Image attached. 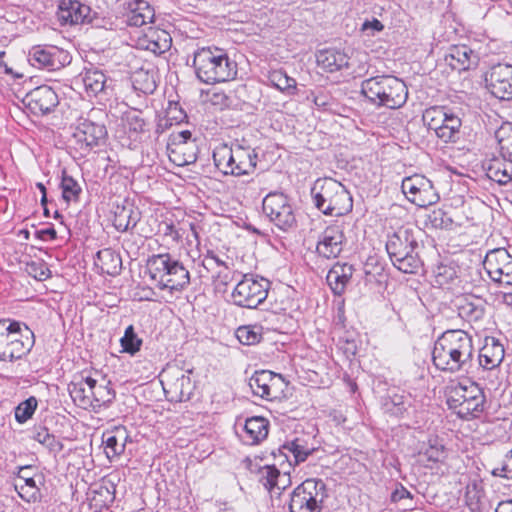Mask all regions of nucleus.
Wrapping results in <instances>:
<instances>
[{
	"label": "nucleus",
	"mask_w": 512,
	"mask_h": 512,
	"mask_svg": "<svg viewBox=\"0 0 512 512\" xmlns=\"http://www.w3.org/2000/svg\"><path fill=\"white\" fill-rule=\"evenodd\" d=\"M473 358V340L464 330H447L434 343L432 362L443 372H468L473 366Z\"/></svg>",
	"instance_id": "nucleus-1"
},
{
	"label": "nucleus",
	"mask_w": 512,
	"mask_h": 512,
	"mask_svg": "<svg viewBox=\"0 0 512 512\" xmlns=\"http://www.w3.org/2000/svg\"><path fill=\"white\" fill-rule=\"evenodd\" d=\"M197 78L206 84L232 80L237 75V63L216 46L198 48L193 54Z\"/></svg>",
	"instance_id": "nucleus-2"
},
{
	"label": "nucleus",
	"mask_w": 512,
	"mask_h": 512,
	"mask_svg": "<svg viewBox=\"0 0 512 512\" xmlns=\"http://www.w3.org/2000/svg\"><path fill=\"white\" fill-rule=\"evenodd\" d=\"M419 234V231L401 227L388 235L386 251L393 266L403 273L415 274L423 265L420 258Z\"/></svg>",
	"instance_id": "nucleus-3"
},
{
	"label": "nucleus",
	"mask_w": 512,
	"mask_h": 512,
	"mask_svg": "<svg viewBox=\"0 0 512 512\" xmlns=\"http://www.w3.org/2000/svg\"><path fill=\"white\" fill-rule=\"evenodd\" d=\"M361 93L373 105L388 109L402 107L408 98L406 84L392 75H378L361 83Z\"/></svg>",
	"instance_id": "nucleus-4"
},
{
	"label": "nucleus",
	"mask_w": 512,
	"mask_h": 512,
	"mask_svg": "<svg viewBox=\"0 0 512 512\" xmlns=\"http://www.w3.org/2000/svg\"><path fill=\"white\" fill-rule=\"evenodd\" d=\"M315 207L324 215L343 216L353 209V199L346 187L333 178H319L311 188Z\"/></svg>",
	"instance_id": "nucleus-5"
},
{
	"label": "nucleus",
	"mask_w": 512,
	"mask_h": 512,
	"mask_svg": "<svg viewBox=\"0 0 512 512\" xmlns=\"http://www.w3.org/2000/svg\"><path fill=\"white\" fill-rule=\"evenodd\" d=\"M35 344L33 331L23 322L0 320V361L13 363L27 356Z\"/></svg>",
	"instance_id": "nucleus-6"
},
{
	"label": "nucleus",
	"mask_w": 512,
	"mask_h": 512,
	"mask_svg": "<svg viewBox=\"0 0 512 512\" xmlns=\"http://www.w3.org/2000/svg\"><path fill=\"white\" fill-rule=\"evenodd\" d=\"M151 280L160 290L181 291L190 283V273L169 253L151 256L147 261Z\"/></svg>",
	"instance_id": "nucleus-7"
},
{
	"label": "nucleus",
	"mask_w": 512,
	"mask_h": 512,
	"mask_svg": "<svg viewBox=\"0 0 512 512\" xmlns=\"http://www.w3.org/2000/svg\"><path fill=\"white\" fill-rule=\"evenodd\" d=\"M446 404L459 418H477L485 410L486 397L483 389L475 382H459L447 394Z\"/></svg>",
	"instance_id": "nucleus-8"
},
{
	"label": "nucleus",
	"mask_w": 512,
	"mask_h": 512,
	"mask_svg": "<svg viewBox=\"0 0 512 512\" xmlns=\"http://www.w3.org/2000/svg\"><path fill=\"white\" fill-rule=\"evenodd\" d=\"M326 497V484L321 479H307L292 491L289 511L321 512Z\"/></svg>",
	"instance_id": "nucleus-9"
},
{
	"label": "nucleus",
	"mask_w": 512,
	"mask_h": 512,
	"mask_svg": "<svg viewBox=\"0 0 512 512\" xmlns=\"http://www.w3.org/2000/svg\"><path fill=\"white\" fill-rule=\"evenodd\" d=\"M264 214L279 230L289 232L297 227L296 215L289 197L283 192H270L262 202Z\"/></svg>",
	"instance_id": "nucleus-10"
},
{
	"label": "nucleus",
	"mask_w": 512,
	"mask_h": 512,
	"mask_svg": "<svg viewBox=\"0 0 512 512\" xmlns=\"http://www.w3.org/2000/svg\"><path fill=\"white\" fill-rule=\"evenodd\" d=\"M269 287V280L245 275L232 291L231 300L236 306L255 309L266 300Z\"/></svg>",
	"instance_id": "nucleus-11"
},
{
	"label": "nucleus",
	"mask_w": 512,
	"mask_h": 512,
	"mask_svg": "<svg viewBox=\"0 0 512 512\" xmlns=\"http://www.w3.org/2000/svg\"><path fill=\"white\" fill-rule=\"evenodd\" d=\"M106 137L107 129L104 124L83 117L77 120L72 133L75 148L82 156L87 155L94 147L103 143Z\"/></svg>",
	"instance_id": "nucleus-12"
},
{
	"label": "nucleus",
	"mask_w": 512,
	"mask_h": 512,
	"mask_svg": "<svg viewBox=\"0 0 512 512\" xmlns=\"http://www.w3.org/2000/svg\"><path fill=\"white\" fill-rule=\"evenodd\" d=\"M161 377L163 390L170 401L183 402L191 399L195 384L182 369L176 366L168 367L163 370Z\"/></svg>",
	"instance_id": "nucleus-13"
},
{
	"label": "nucleus",
	"mask_w": 512,
	"mask_h": 512,
	"mask_svg": "<svg viewBox=\"0 0 512 512\" xmlns=\"http://www.w3.org/2000/svg\"><path fill=\"white\" fill-rule=\"evenodd\" d=\"M401 188L407 199L418 207L430 206L439 200L432 182L423 175L404 178Z\"/></svg>",
	"instance_id": "nucleus-14"
},
{
	"label": "nucleus",
	"mask_w": 512,
	"mask_h": 512,
	"mask_svg": "<svg viewBox=\"0 0 512 512\" xmlns=\"http://www.w3.org/2000/svg\"><path fill=\"white\" fill-rule=\"evenodd\" d=\"M32 66L48 71H56L70 64V54L56 46H33L28 54Z\"/></svg>",
	"instance_id": "nucleus-15"
},
{
	"label": "nucleus",
	"mask_w": 512,
	"mask_h": 512,
	"mask_svg": "<svg viewBox=\"0 0 512 512\" xmlns=\"http://www.w3.org/2000/svg\"><path fill=\"white\" fill-rule=\"evenodd\" d=\"M44 484V476L36 473L33 466L19 467L15 480V489L22 500L28 503H38L43 499L40 485Z\"/></svg>",
	"instance_id": "nucleus-16"
},
{
	"label": "nucleus",
	"mask_w": 512,
	"mask_h": 512,
	"mask_svg": "<svg viewBox=\"0 0 512 512\" xmlns=\"http://www.w3.org/2000/svg\"><path fill=\"white\" fill-rule=\"evenodd\" d=\"M483 266L494 282L512 285V256L505 248L489 251Z\"/></svg>",
	"instance_id": "nucleus-17"
},
{
	"label": "nucleus",
	"mask_w": 512,
	"mask_h": 512,
	"mask_svg": "<svg viewBox=\"0 0 512 512\" xmlns=\"http://www.w3.org/2000/svg\"><path fill=\"white\" fill-rule=\"evenodd\" d=\"M315 450L316 448L309 440L304 437H296L291 441H286L278 448L277 452L273 451L272 455L281 467L285 463L290 467L305 462Z\"/></svg>",
	"instance_id": "nucleus-18"
},
{
	"label": "nucleus",
	"mask_w": 512,
	"mask_h": 512,
	"mask_svg": "<svg viewBox=\"0 0 512 512\" xmlns=\"http://www.w3.org/2000/svg\"><path fill=\"white\" fill-rule=\"evenodd\" d=\"M486 87L500 100H512V65L499 63L485 77Z\"/></svg>",
	"instance_id": "nucleus-19"
},
{
	"label": "nucleus",
	"mask_w": 512,
	"mask_h": 512,
	"mask_svg": "<svg viewBox=\"0 0 512 512\" xmlns=\"http://www.w3.org/2000/svg\"><path fill=\"white\" fill-rule=\"evenodd\" d=\"M345 242L344 228L342 225L334 224L327 226L319 235L316 253L325 259H335L343 251Z\"/></svg>",
	"instance_id": "nucleus-20"
},
{
	"label": "nucleus",
	"mask_w": 512,
	"mask_h": 512,
	"mask_svg": "<svg viewBox=\"0 0 512 512\" xmlns=\"http://www.w3.org/2000/svg\"><path fill=\"white\" fill-rule=\"evenodd\" d=\"M24 103L33 114L46 115L54 110L59 101L55 91L43 85L30 91L25 96Z\"/></svg>",
	"instance_id": "nucleus-21"
},
{
	"label": "nucleus",
	"mask_w": 512,
	"mask_h": 512,
	"mask_svg": "<svg viewBox=\"0 0 512 512\" xmlns=\"http://www.w3.org/2000/svg\"><path fill=\"white\" fill-rule=\"evenodd\" d=\"M232 149V168L230 175L243 176L254 173L257 165L258 154L256 150L249 145H243L238 141L231 144Z\"/></svg>",
	"instance_id": "nucleus-22"
},
{
	"label": "nucleus",
	"mask_w": 512,
	"mask_h": 512,
	"mask_svg": "<svg viewBox=\"0 0 512 512\" xmlns=\"http://www.w3.org/2000/svg\"><path fill=\"white\" fill-rule=\"evenodd\" d=\"M96 12L77 0H63L59 4L58 19L62 24L92 23Z\"/></svg>",
	"instance_id": "nucleus-23"
},
{
	"label": "nucleus",
	"mask_w": 512,
	"mask_h": 512,
	"mask_svg": "<svg viewBox=\"0 0 512 512\" xmlns=\"http://www.w3.org/2000/svg\"><path fill=\"white\" fill-rule=\"evenodd\" d=\"M281 376L269 370L255 371L249 379V387L255 396L271 400L276 398L274 387Z\"/></svg>",
	"instance_id": "nucleus-24"
},
{
	"label": "nucleus",
	"mask_w": 512,
	"mask_h": 512,
	"mask_svg": "<svg viewBox=\"0 0 512 512\" xmlns=\"http://www.w3.org/2000/svg\"><path fill=\"white\" fill-rule=\"evenodd\" d=\"M113 226L119 232H126L133 229L140 221L141 213L128 199L116 203L113 210Z\"/></svg>",
	"instance_id": "nucleus-25"
},
{
	"label": "nucleus",
	"mask_w": 512,
	"mask_h": 512,
	"mask_svg": "<svg viewBox=\"0 0 512 512\" xmlns=\"http://www.w3.org/2000/svg\"><path fill=\"white\" fill-rule=\"evenodd\" d=\"M445 59L453 69L461 71L477 66L479 55L468 45L458 44L449 47Z\"/></svg>",
	"instance_id": "nucleus-26"
},
{
	"label": "nucleus",
	"mask_w": 512,
	"mask_h": 512,
	"mask_svg": "<svg viewBox=\"0 0 512 512\" xmlns=\"http://www.w3.org/2000/svg\"><path fill=\"white\" fill-rule=\"evenodd\" d=\"M269 421L261 416L246 419L240 438L246 445H257L268 435Z\"/></svg>",
	"instance_id": "nucleus-27"
},
{
	"label": "nucleus",
	"mask_w": 512,
	"mask_h": 512,
	"mask_svg": "<svg viewBox=\"0 0 512 512\" xmlns=\"http://www.w3.org/2000/svg\"><path fill=\"white\" fill-rule=\"evenodd\" d=\"M354 268L348 263H335L328 271L326 281L335 295H342L350 282Z\"/></svg>",
	"instance_id": "nucleus-28"
},
{
	"label": "nucleus",
	"mask_w": 512,
	"mask_h": 512,
	"mask_svg": "<svg viewBox=\"0 0 512 512\" xmlns=\"http://www.w3.org/2000/svg\"><path fill=\"white\" fill-rule=\"evenodd\" d=\"M483 168L489 179L499 185H507L512 181V161L505 158L494 157L483 163Z\"/></svg>",
	"instance_id": "nucleus-29"
},
{
	"label": "nucleus",
	"mask_w": 512,
	"mask_h": 512,
	"mask_svg": "<svg viewBox=\"0 0 512 512\" xmlns=\"http://www.w3.org/2000/svg\"><path fill=\"white\" fill-rule=\"evenodd\" d=\"M317 64L325 71L333 73L348 67L349 57L343 51L336 48H327L318 51Z\"/></svg>",
	"instance_id": "nucleus-30"
},
{
	"label": "nucleus",
	"mask_w": 512,
	"mask_h": 512,
	"mask_svg": "<svg viewBox=\"0 0 512 512\" xmlns=\"http://www.w3.org/2000/svg\"><path fill=\"white\" fill-rule=\"evenodd\" d=\"M102 438L105 444V453L108 458H112L124 453L129 434L124 426H118L111 431L105 432Z\"/></svg>",
	"instance_id": "nucleus-31"
},
{
	"label": "nucleus",
	"mask_w": 512,
	"mask_h": 512,
	"mask_svg": "<svg viewBox=\"0 0 512 512\" xmlns=\"http://www.w3.org/2000/svg\"><path fill=\"white\" fill-rule=\"evenodd\" d=\"M504 358V347L495 338L486 339L485 345L478 355V363L484 369H493L500 365Z\"/></svg>",
	"instance_id": "nucleus-32"
},
{
	"label": "nucleus",
	"mask_w": 512,
	"mask_h": 512,
	"mask_svg": "<svg viewBox=\"0 0 512 512\" xmlns=\"http://www.w3.org/2000/svg\"><path fill=\"white\" fill-rule=\"evenodd\" d=\"M83 84L86 91L94 96L100 93L108 94L112 90L113 81L98 69H87L83 75Z\"/></svg>",
	"instance_id": "nucleus-33"
},
{
	"label": "nucleus",
	"mask_w": 512,
	"mask_h": 512,
	"mask_svg": "<svg viewBox=\"0 0 512 512\" xmlns=\"http://www.w3.org/2000/svg\"><path fill=\"white\" fill-rule=\"evenodd\" d=\"M95 264L103 273L114 276L120 272L122 260L117 252L106 248L97 252Z\"/></svg>",
	"instance_id": "nucleus-34"
},
{
	"label": "nucleus",
	"mask_w": 512,
	"mask_h": 512,
	"mask_svg": "<svg viewBox=\"0 0 512 512\" xmlns=\"http://www.w3.org/2000/svg\"><path fill=\"white\" fill-rule=\"evenodd\" d=\"M267 81L271 86L289 96L297 93L296 80L288 76L282 69L270 71L267 75Z\"/></svg>",
	"instance_id": "nucleus-35"
},
{
	"label": "nucleus",
	"mask_w": 512,
	"mask_h": 512,
	"mask_svg": "<svg viewBox=\"0 0 512 512\" xmlns=\"http://www.w3.org/2000/svg\"><path fill=\"white\" fill-rule=\"evenodd\" d=\"M462 126L461 119L454 113H449L446 121L438 131L437 137L445 143H455L460 139V128Z\"/></svg>",
	"instance_id": "nucleus-36"
},
{
	"label": "nucleus",
	"mask_w": 512,
	"mask_h": 512,
	"mask_svg": "<svg viewBox=\"0 0 512 512\" xmlns=\"http://www.w3.org/2000/svg\"><path fill=\"white\" fill-rule=\"evenodd\" d=\"M92 406L101 407L110 405L115 399L116 393L110 387V381H106L104 377L101 378L99 384L90 391Z\"/></svg>",
	"instance_id": "nucleus-37"
},
{
	"label": "nucleus",
	"mask_w": 512,
	"mask_h": 512,
	"mask_svg": "<svg viewBox=\"0 0 512 512\" xmlns=\"http://www.w3.org/2000/svg\"><path fill=\"white\" fill-rule=\"evenodd\" d=\"M60 187L62 189V197L67 203L79 200L82 187L76 179L67 174L66 169L62 170Z\"/></svg>",
	"instance_id": "nucleus-38"
},
{
	"label": "nucleus",
	"mask_w": 512,
	"mask_h": 512,
	"mask_svg": "<svg viewBox=\"0 0 512 512\" xmlns=\"http://www.w3.org/2000/svg\"><path fill=\"white\" fill-rule=\"evenodd\" d=\"M232 149L226 144L216 147L213 151V160L215 166L225 175H230L232 164Z\"/></svg>",
	"instance_id": "nucleus-39"
},
{
	"label": "nucleus",
	"mask_w": 512,
	"mask_h": 512,
	"mask_svg": "<svg viewBox=\"0 0 512 512\" xmlns=\"http://www.w3.org/2000/svg\"><path fill=\"white\" fill-rule=\"evenodd\" d=\"M93 493L91 503L99 511H102L103 508L108 509L115 500V488L112 485L110 487L101 485Z\"/></svg>",
	"instance_id": "nucleus-40"
},
{
	"label": "nucleus",
	"mask_w": 512,
	"mask_h": 512,
	"mask_svg": "<svg viewBox=\"0 0 512 512\" xmlns=\"http://www.w3.org/2000/svg\"><path fill=\"white\" fill-rule=\"evenodd\" d=\"M230 98L235 110H245L252 107V97L250 96L249 87L246 84H238L232 91L229 92Z\"/></svg>",
	"instance_id": "nucleus-41"
},
{
	"label": "nucleus",
	"mask_w": 512,
	"mask_h": 512,
	"mask_svg": "<svg viewBox=\"0 0 512 512\" xmlns=\"http://www.w3.org/2000/svg\"><path fill=\"white\" fill-rule=\"evenodd\" d=\"M122 352L135 355L140 351L143 344V340L136 334L133 325H129L124 332V335L120 339Z\"/></svg>",
	"instance_id": "nucleus-42"
},
{
	"label": "nucleus",
	"mask_w": 512,
	"mask_h": 512,
	"mask_svg": "<svg viewBox=\"0 0 512 512\" xmlns=\"http://www.w3.org/2000/svg\"><path fill=\"white\" fill-rule=\"evenodd\" d=\"M459 316L468 322H477L484 317L485 307L481 303L465 300L458 306Z\"/></svg>",
	"instance_id": "nucleus-43"
},
{
	"label": "nucleus",
	"mask_w": 512,
	"mask_h": 512,
	"mask_svg": "<svg viewBox=\"0 0 512 512\" xmlns=\"http://www.w3.org/2000/svg\"><path fill=\"white\" fill-rule=\"evenodd\" d=\"M449 113L444 107H432L425 111L423 120L427 122L428 128L434 130L436 135H438V131L446 121Z\"/></svg>",
	"instance_id": "nucleus-44"
},
{
	"label": "nucleus",
	"mask_w": 512,
	"mask_h": 512,
	"mask_svg": "<svg viewBox=\"0 0 512 512\" xmlns=\"http://www.w3.org/2000/svg\"><path fill=\"white\" fill-rule=\"evenodd\" d=\"M235 335L239 342L243 345H255L262 339L261 327L259 326H240L237 328Z\"/></svg>",
	"instance_id": "nucleus-45"
},
{
	"label": "nucleus",
	"mask_w": 512,
	"mask_h": 512,
	"mask_svg": "<svg viewBox=\"0 0 512 512\" xmlns=\"http://www.w3.org/2000/svg\"><path fill=\"white\" fill-rule=\"evenodd\" d=\"M38 406V400L35 396H30L26 400L19 403L15 408V419L18 423L23 424L32 418Z\"/></svg>",
	"instance_id": "nucleus-46"
},
{
	"label": "nucleus",
	"mask_w": 512,
	"mask_h": 512,
	"mask_svg": "<svg viewBox=\"0 0 512 512\" xmlns=\"http://www.w3.org/2000/svg\"><path fill=\"white\" fill-rule=\"evenodd\" d=\"M171 42H172L171 37L166 31H164V30L155 31L151 35L148 49H150L154 53L161 54L170 49Z\"/></svg>",
	"instance_id": "nucleus-47"
},
{
	"label": "nucleus",
	"mask_w": 512,
	"mask_h": 512,
	"mask_svg": "<svg viewBox=\"0 0 512 512\" xmlns=\"http://www.w3.org/2000/svg\"><path fill=\"white\" fill-rule=\"evenodd\" d=\"M69 392L74 402L78 403L79 406L83 408L92 406L90 392H88V388L83 382L71 383L69 385Z\"/></svg>",
	"instance_id": "nucleus-48"
},
{
	"label": "nucleus",
	"mask_w": 512,
	"mask_h": 512,
	"mask_svg": "<svg viewBox=\"0 0 512 512\" xmlns=\"http://www.w3.org/2000/svg\"><path fill=\"white\" fill-rule=\"evenodd\" d=\"M435 282L439 286L452 283L457 279V268L454 264H440L434 270Z\"/></svg>",
	"instance_id": "nucleus-49"
},
{
	"label": "nucleus",
	"mask_w": 512,
	"mask_h": 512,
	"mask_svg": "<svg viewBox=\"0 0 512 512\" xmlns=\"http://www.w3.org/2000/svg\"><path fill=\"white\" fill-rule=\"evenodd\" d=\"M280 477V470L276 468V464L266 465L260 470L259 481L263 486L271 491L273 488L278 487V479Z\"/></svg>",
	"instance_id": "nucleus-50"
},
{
	"label": "nucleus",
	"mask_w": 512,
	"mask_h": 512,
	"mask_svg": "<svg viewBox=\"0 0 512 512\" xmlns=\"http://www.w3.org/2000/svg\"><path fill=\"white\" fill-rule=\"evenodd\" d=\"M428 221L432 227L450 230L453 228V219L442 209H434L428 214Z\"/></svg>",
	"instance_id": "nucleus-51"
},
{
	"label": "nucleus",
	"mask_w": 512,
	"mask_h": 512,
	"mask_svg": "<svg viewBox=\"0 0 512 512\" xmlns=\"http://www.w3.org/2000/svg\"><path fill=\"white\" fill-rule=\"evenodd\" d=\"M390 500L393 503L405 501V503L403 504V510L405 511L414 509L412 502L413 495L399 482L396 483L395 489L391 493Z\"/></svg>",
	"instance_id": "nucleus-52"
},
{
	"label": "nucleus",
	"mask_w": 512,
	"mask_h": 512,
	"mask_svg": "<svg viewBox=\"0 0 512 512\" xmlns=\"http://www.w3.org/2000/svg\"><path fill=\"white\" fill-rule=\"evenodd\" d=\"M25 270L38 281H45L51 277V271L44 261H31L26 264Z\"/></svg>",
	"instance_id": "nucleus-53"
},
{
	"label": "nucleus",
	"mask_w": 512,
	"mask_h": 512,
	"mask_svg": "<svg viewBox=\"0 0 512 512\" xmlns=\"http://www.w3.org/2000/svg\"><path fill=\"white\" fill-rule=\"evenodd\" d=\"M155 13L154 10H147L146 13L130 11L127 16V24L129 26L141 27L145 24L152 23Z\"/></svg>",
	"instance_id": "nucleus-54"
},
{
	"label": "nucleus",
	"mask_w": 512,
	"mask_h": 512,
	"mask_svg": "<svg viewBox=\"0 0 512 512\" xmlns=\"http://www.w3.org/2000/svg\"><path fill=\"white\" fill-rule=\"evenodd\" d=\"M126 122L130 131L142 133L145 131V120L141 117V111L134 110L126 115Z\"/></svg>",
	"instance_id": "nucleus-55"
},
{
	"label": "nucleus",
	"mask_w": 512,
	"mask_h": 512,
	"mask_svg": "<svg viewBox=\"0 0 512 512\" xmlns=\"http://www.w3.org/2000/svg\"><path fill=\"white\" fill-rule=\"evenodd\" d=\"M367 36H375L377 33H380L384 30L383 23L375 17L371 19H366L360 29Z\"/></svg>",
	"instance_id": "nucleus-56"
},
{
	"label": "nucleus",
	"mask_w": 512,
	"mask_h": 512,
	"mask_svg": "<svg viewBox=\"0 0 512 512\" xmlns=\"http://www.w3.org/2000/svg\"><path fill=\"white\" fill-rule=\"evenodd\" d=\"M423 457L430 462H439L444 457V447L440 444H430L424 452L421 453Z\"/></svg>",
	"instance_id": "nucleus-57"
},
{
	"label": "nucleus",
	"mask_w": 512,
	"mask_h": 512,
	"mask_svg": "<svg viewBox=\"0 0 512 512\" xmlns=\"http://www.w3.org/2000/svg\"><path fill=\"white\" fill-rule=\"evenodd\" d=\"M409 400V397L403 394H393L390 396V403L393 405L394 409H390L392 413L396 415L402 414L406 411V404Z\"/></svg>",
	"instance_id": "nucleus-58"
},
{
	"label": "nucleus",
	"mask_w": 512,
	"mask_h": 512,
	"mask_svg": "<svg viewBox=\"0 0 512 512\" xmlns=\"http://www.w3.org/2000/svg\"><path fill=\"white\" fill-rule=\"evenodd\" d=\"M384 271V267L374 257H369L364 265V272L367 277L381 275Z\"/></svg>",
	"instance_id": "nucleus-59"
},
{
	"label": "nucleus",
	"mask_w": 512,
	"mask_h": 512,
	"mask_svg": "<svg viewBox=\"0 0 512 512\" xmlns=\"http://www.w3.org/2000/svg\"><path fill=\"white\" fill-rule=\"evenodd\" d=\"M211 102L213 105L220 106L221 109L223 108H230L232 109V106H237V104H233L232 100L230 98V94H226L224 92H216L211 97Z\"/></svg>",
	"instance_id": "nucleus-60"
},
{
	"label": "nucleus",
	"mask_w": 512,
	"mask_h": 512,
	"mask_svg": "<svg viewBox=\"0 0 512 512\" xmlns=\"http://www.w3.org/2000/svg\"><path fill=\"white\" fill-rule=\"evenodd\" d=\"M32 433V438L42 445H44L46 439L50 438L52 435L45 426H34Z\"/></svg>",
	"instance_id": "nucleus-61"
},
{
	"label": "nucleus",
	"mask_w": 512,
	"mask_h": 512,
	"mask_svg": "<svg viewBox=\"0 0 512 512\" xmlns=\"http://www.w3.org/2000/svg\"><path fill=\"white\" fill-rule=\"evenodd\" d=\"M494 476L512 478V463L511 460H504L501 467L495 468L492 471Z\"/></svg>",
	"instance_id": "nucleus-62"
},
{
	"label": "nucleus",
	"mask_w": 512,
	"mask_h": 512,
	"mask_svg": "<svg viewBox=\"0 0 512 512\" xmlns=\"http://www.w3.org/2000/svg\"><path fill=\"white\" fill-rule=\"evenodd\" d=\"M45 446L50 452L54 454H58L63 450V444L62 442L55 437L54 434L50 436V438L46 439Z\"/></svg>",
	"instance_id": "nucleus-63"
},
{
	"label": "nucleus",
	"mask_w": 512,
	"mask_h": 512,
	"mask_svg": "<svg viewBox=\"0 0 512 512\" xmlns=\"http://www.w3.org/2000/svg\"><path fill=\"white\" fill-rule=\"evenodd\" d=\"M129 9L132 12H140V14L146 13L147 10H154L145 0H134L129 4Z\"/></svg>",
	"instance_id": "nucleus-64"
}]
</instances>
